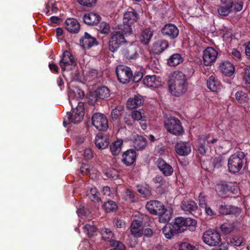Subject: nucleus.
<instances>
[{"label":"nucleus","mask_w":250,"mask_h":250,"mask_svg":"<svg viewBox=\"0 0 250 250\" xmlns=\"http://www.w3.org/2000/svg\"><path fill=\"white\" fill-rule=\"evenodd\" d=\"M235 98L236 100L240 104H244L247 102L249 100V97L247 94L242 91H237L235 93Z\"/></svg>","instance_id":"nucleus-42"},{"label":"nucleus","mask_w":250,"mask_h":250,"mask_svg":"<svg viewBox=\"0 0 250 250\" xmlns=\"http://www.w3.org/2000/svg\"><path fill=\"white\" fill-rule=\"evenodd\" d=\"M158 166L160 171L166 176H170L173 172L172 167L163 160H159Z\"/></svg>","instance_id":"nucleus-23"},{"label":"nucleus","mask_w":250,"mask_h":250,"mask_svg":"<svg viewBox=\"0 0 250 250\" xmlns=\"http://www.w3.org/2000/svg\"><path fill=\"white\" fill-rule=\"evenodd\" d=\"M168 46V42L166 41L159 40L154 43L152 50L155 54L162 52Z\"/></svg>","instance_id":"nucleus-26"},{"label":"nucleus","mask_w":250,"mask_h":250,"mask_svg":"<svg viewBox=\"0 0 250 250\" xmlns=\"http://www.w3.org/2000/svg\"><path fill=\"white\" fill-rule=\"evenodd\" d=\"M182 61L183 59L179 54H174L168 60L167 63L170 66H175L182 62Z\"/></svg>","instance_id":"nucleus-36"},{"label":"nucleus","mask_w":250,"mask_h":250,"mask_svg":"<svg viewBox=\"0 0 250 250\" xmlns=\"http://www.w3.org/2000/svg\"><path fill=\"white\" fill-rule=\"evenodd\" d=\"M162 33L170 39H175L179 34V30L173 24H167L162 29Z\"/></svg>","instance_id":"nucleus-14"},{"label":"nucleus","mask_w":250,"mask_h":250,"mask_svg":"<svg viewBox=\"0 0 250 250\" xmlns=\"http://www.w3.org/2000/svg\"><path fill=\"white\" fill-rule=\"evenodd\" d=\"M135 160L136 152L133 149H129L123 155V161L127 166L132 165Z\"/></svg>","instance_id":"nucleus-22"},{"label":"nucleus","mask_w":250,"mask_h":250,"mask_svg":"<svg viewBox=\"0 0 250 250\" xmlns=\"http://www.w3.org/2000/svg\"><path fill=\"white\" fill-rule=\"evenodd\" d=\"M143 78V73L140 71H138L135 73L133 77L131 80H132L133 82L135 83L139 82Z\"/></svg>","instance_id":"nucleus-62"},{"label":"nucleus","mask_w":250,"mask_h":250,"mask_svg":"<svg viewBox=\"0 0 250 250\" xmlns=\"http://www.w3.org/2000/svg\"><path fill=\"white\" fill-rule=\"evenodd\" d=\"M77 1L81 5L92 7L95 4L97 0H77Z\"/></svg>","instance_id":"nucleus-53"},{"label":"nucleus","mask_w":250,"mask_h":250,"mask_svg":"<svg viewBox=\"0 0 250 250\" xmlns=\"http://www.w3.org/2000/svg\"><path fill=\"white\" fill-rule=\"evenodd\" d=\"M218 56V52L212 47H207L203 51V62L206 66L211 65Z\"/></svg>","instance_id":"nucleus-12"},{"label":"nucleus","mask_w":250,"mask_h":250,"mask_svg":"<svg viewBox=\"0 0 250 250\" xmlns=\"http://www.w3.org/2000/svg\"><path fill=\"white\" fill-rule=\"evenodd\" d=\"M230 243L235 246L239 247L243 244V238L239 236H234L230 239Z\"/></svg>","instance_id":"nucleus-50"},{"label":"nucleus","mask_w":250,"mask_h":250,"mask_svg":"<svg viewBox=\"0 0 250 250\" xmlns=\"http://www.w3.org/2000/svg\"><path fill=\"white\" fill-rule=\"evenodd\" d=\"M98 76V72L96 69H91L88 73L87 75V79L88 81H91L93 79H94L97 78Z\"/></svg>","instance_id":"nucleus-56"},{"label":"nucleus","mask_w":250,"mask_h":250,"mask_svg":"<svg viewBox=\"0 0 250 250\" xmlns=\"http://www.w3.org/2000/svg\"><path fill=\"white\" fill-rule=\"evenodd\" d=\"M98 30L101 33L106 35L110 32V26L108 23L102 22L98 26Z\"/></svg>","instance_id":"nucleus-46"},{"label":"nucleus","mask_w":250,"mask_h":250,"mask_svg":"<svg viewBox=\"0 0 250 250\" xmlns=\"http://www.w3.org/2000/svg\"><path fill=\"white\" fill-rule=\"evenodd\" d=\"M143 102L144 100L141 95H136L134 98H130L128 100L126 106L129 109L135 108L138 106L141 105Z\"/></svg>","instance_id":"nucleus-25"},{"label":"nucleus","mask_w":250,"mask_h":250,"mask_svg":"<svg viewBox=\"0 0 250 250\" xmlns=\"http://www.w3.org/2000/svg\"><path fill=\"white\" fill-rule=\"evenodd\" d=\"M187 81L186 75L180 71L171 73L168 81V88L171 93L177 96L183 94L187 89Z\"/></svg>","instance_id":"nucleus-1"},{"label":"nucleus","mask_w":250,"mask_h":250,"mask_svg":"<svg viewBox=\"0 0 250 250\" xmlns=\"http://www.w3.org/2000/svg\"><path fill=\"white\" fill-rule=\"evenodd\" d=\"M222 231L227 234L232 232L234 230V226L232 224L225 223L222 224L220 227Z\"/></svg>","instance_id":"nucleus-45"},{"label":"nucleus","mask_w":250,"mask_h":250,"mask_svg":"<svg viewBox=\"0 0 250 250\" xmlns=\"http://www.w3.org/2000/svg\"><path fill=\"white\" fill-rule=\"evenodd\" d=\"M102 208L107 213L115 212L117 211V204H103Z\"/></svg>","instance_id":"nucleus-48"},{"label":"nucleus","mask_w":250,"mask_h":250,"mask_svg":"<svg viewBox=\"0 0 250 250\" xmlns=\"http://www.w3.org/2000/svg\"><path fill=\"white\" fill-rule=\"evenodd\" d=\"M219 211L220 213L222 215H228L238 214L240 212L241 210L239 208L230 204H221Z\"/></svg>","instance_id":"nucleus-15"},{"label":"nucleus","mask_w":250,"mask_h":250,"mask_svg":"<svg viewBox=\"0 0 250 250\" xmlns=\"http://www.w3.org/2000/svg\"><path fill=\"white\" fill-rule=\"evenodd\" d=\"M146 208L152 214L162 216L165 215L169 218L172 213L171 208H167L164 207V204H146Z\"/></svg>","instance_id":"nucleus-7"},{"label":"nucleus","mask_w":250,"mask_h":250,"mask_svg":"<svg viewBox=\"0 0 250 250\" xmlns=\"http://www.w3.org/2000/svg\"><path fill=\"white\" fill-rule=\"evenodd\" d=\"M218 189L223 194H226L229 191V189L227 184H222L218 186Z\"/></svg>","instance_id":"nucleus-59"},{"label":"nucleus","mask_w":250,"mask_h":250,"mask_svg":"<svg viewBox=\"0 0 250 250\" xmlns=\"http://www.w3.org/2000/svg\"><path fill=\"white\" fill-rule=\"evenodd\" d=\"M153 36V31L150 29L145 30L140 37V41L144 44L148 43Z\"/></svg>","instance_id":"nucleus-33"},{"label":"nucleus","mask_w":250,"mask_h":250,"mask_svg":"<svg viewBox=\"0 0 250 250\" xmlns=\"http://www.w3.org/2000/svg\"><path fill=\"white\" fill-rule=\"evenodd\" d=\"M207 84L208 87L212 91L216 92L220 89V82L213 76L209 77Z\"/></svg>","instance_id":"nucleus-29"},{"label":"nucleus","mask_w":250,"mask_h":250,"mask_svg":"<svg viewBox=\"0 0 250 250\" xmlns=\"http://www.w3.org/2000/svg\"><path fill=\"white\" fill-rule=\"evenodd\" d=\"M181 208L186 214L195 215L198 213L199 207L197 204H182Z\"/></svg>","instance_id":"nucleus-31"},{"label":"nucleus","mask_w":250,"mask_h":250,"mask_svg":"<svg viewBox=\"0 0 250 250\" xmlns=\"http://www.w3.org/2000/svg\"><path fill=\"white\" fill-rule=\"evenodd\" d=\"M132 118L135 120H144L145 118L144 115L141 111L138 110H134L131 115Z\"/></svg>","instance_id":"nucleus-55"},{"label":"nucleus","mask_w":250,"mask_h":250,"mask_svg":"<svg viewBox=\"0 0 250 250\" xmlns=\"http://www.w3.org/2000/svg\"><path fill=\"white\" fill-rule=\"evenodd\" d=\"M97 98L104 99L108 98L110 95V92L108 88L106 86H102L98 88L94 92Z\"/></svg>","instance_id":"nucleus-30"},{"label":"nucleus","mask_w":250,"mask_h":250,"mask_svg":"<svg viewBox=\"0 0 250 250\" xmlns=\"http://www.w3.org/2000/svg\"><path fill=\"white\" fill-rule=\"evenodd\" d=\"M83 229L88 237H92L97 231V228L94 225L88 224L84 226Z\"/></svg>","instance_id":"nucleus-38"},{"label":"nucleus","mask_w":250,"mask_h":250,"mask_svg":"<svg viewBox=\"0 0 250 250\" xmlns=\"http://www.w3.org/2000/svg\"><path fill=\"white\" fill-rule=\"evenodd\" d=\"M107 176L112 179H116L118 177V171L115 169L109 170L106 173Z\"/></svg>","instance_id":"nucleus-60"},{"label":"nucleus","mask_w":250,"mask_h":250,"mask_svg":"<svg viewBox=\"0 0 250 250\" xmlns=\"http://www.w3.org/2000/svg\"><path fill=\"white\" fill-rule=\"evenodd\" d=\"M146 139L142 136H137L134 141V146L136 150H140L144 148L146 145Z\"/></svg>","instance_id":"nucleus-34"},{"label":"nucleus","mask_w":250,"mask_h":250,"mask_svg":"<svg viewBox=\"0 0 250 250\" xmlns=\"http://www.w3.org/2000/svg\"><path fill=\"white\" fill-rule=\"evenodd\" d=\"M64 26L68 32L72 33L78 32L80 28L79 22L73 18L66 19L65 21Z\"/></svg>","instance_id":"nucleus-18"},{"label":"nucleus","mask_w":250,"mask_h":250,"mask_svg":"<svg viewBox=\"0 0 250 250\" xmlns=\"http://www.w3.org/2000/svg\"><path fill=\"white\" fill-rule=\"evenodd\" d=\"M185 228L187 229H188L191 231H194L195 230L197 221L196 220L188 217L185 218Z\"/></svg>","instance_id":"nucleus-39"},{"label":"nucleus","mask_w":250,"mask_h":250,"mask_svg":"<svg viewBox=\"0 0 250 250\" xmlns=\"http://www.w3.org/2000/svg\"><path fill=\"white\" fill-rule=\"evenodd\" d=\"M206 140V138L203 137L200 138L198 141V149L199 153L202 155L205 154L206 152L205 148Z\"/></svg>","instance_id":"nucleus-47"},{"label":"nucleus","mask_w":250,"mask_h":250,"mask_svg":"<svg viewBox=\"0 0 250 250\" xmlns=\"http://www.w3.org/2000/svg\"><path fill=\"white\" fill-rule=\"evenodd\" d=\"M175 148L176 153L180 156H187L191 152V146L188 143L178 142Z\"/></svg>","instance_id":"nucleus-16"},{"label":"nucleus","mask_w":250,"mask_h":250,"mask_svg":"<svg viewBox=\"0 0 250 250\" xmlns=\"http://www.w3.org/2000/svg\"><path fill=\"white\" fill-rule=\"evenodd\" d=\"M109 245L112 247L110 250H126L125 246L119 241H112Z\"/></svg>","instance_id":"nucleus-44"},{"label":"nucleus","mask_w":250,"mask_h":250,"mask_svg":"<svg viewBox=\"0 0 250 250\" xmlns=\"http://www.w3.org/2000/svg\"><path fill=\"white\" fill-rule=\"evenodd\" d=\"M89 192L87 194L88 198L93 202H99L101 201V198L97 189L95 187H91L89 188Z\"/></svg>","instance_id":"nucleus-37"},{"label":"nucleus","mask_w":250,"mask_h":250,"mask_svg":"<svg viewBox=\"0 0 250 250\" xmlns=\"http://www.w3.org/2000/svg\"><path fill=\"white\" fill-rule=\"evenodd\" d=\"M118 80L123 83H126L132 78V72L131 69L126 66L120 65L116 70Z\"/></svg>","instance_id":"nucleus-10"},{"label":"nucleus","mask_w":250,"mask_h":250,"mask_svg":"<svg viewBox=\"0 0 250 250\" xmlns=\"http://www.w3.org/2000/svg\"><path fill=\"white\" fill-rule=\"evenodd\" d=\"M229 243L226 241H223L217 245V248L214 250H228Z\"/></svg>","instance_id":"nucleus-58"},{"label":"nucleus","mask_w":250,"mask_h":250,"mask_svg":"<svg viewBox=\"0 0 250 250\" xmlns=\"http://www.w3.org/2000/svg\"><path fill=\"white\" fill-rule=\"evenodd\" d=\"M153 181L156 184H160L161 185H164L166 183V181L164 178L161 176H157L153 179Z\"/></svg>","instance_id":"nucleus-63"},{"label":"nucleus","mask_w":250,"mask_h":250,"mask_svg":"<svg viewBox=\"0 0 250 250\" xmlns=\"http://www.w3.org/2000/svg\"><path fill=\"white\" fill-rule=\"evenodd\" d=\"M185 217H178L175 218L173 223L175 228H176L179 233H181L186 230L185 228Z\"/></svg>","instance_id":"nucleus-32"},{"label":"nucleus","mask_w":250,"mask_h":250,"mask_svg":"<svg viewBox=\"0 0 250 250\" xmlns=\"http://www.w3.org/2000/svg\"><path fill=\"white\" fill-rule=\"evenodd\" d=\"M127 35L122 32V30L120 29L119 31L113 32L109 41V50L113 52L116 51L125 42L124 36Z\"/></svg>","instance_id":"nucleus-6"},{"label":"nucleus","mask_w":250,"mask_h":250,"mask_svg":"<svg viewBox=\"0 0 250 250\" xmlns=\"http://www.w3.org/2000/svg\"><path fill=\"white\" fill-rule=\"evenodd\" d=\"M144 84L147 87L157 88L161 85V82L155 75H147L143 80Z\"/></svg>","instance_id":"nucleus-21"},{"label":"nucleus","mask_w":250,"mask_h":250,"mask_svg":"<svg viewBox=\"0 0 250 250\" xmlns=\"http://www.w3.org/2000/svg\"><path fill=\"white\" fill-rule=\"evenodd\" d=\"M124 198L126 201L130 202H136V199L132 192L128 189L126 190L124 194Z\"/></svg>","instance_id":"nucleus-52"},{"label":"nucleus","mask_w":250,"mask_h":250,"mask_svg":"<svg viewBox=\"0 0 250 250\" xmlns=\"http://www.w3.org/2000/svg\"><path fill=\"white\" fill-rule=\"evenodd\" d=\"M243 2L241 1H236L233 5L232 4V6H233L234 10L236 11H240L242 10L243 9Z\"/></svg>","instance_id":"nucleus-64"},{"label":"nucleus","mask_w":250,"mask_h":250,"mask_svg":"<svg viewBox=\"0 0 250 250\" xmlns=\"http://www.w3.org/2000/svg\"><path fill=\"white\" fill-rule=\"evenodd\" d=\"M165 126L168 131L174 135H179L183 132L180 120L174 117H170L166 120Z\"/></svg>","instance_id":"nucleus-8"},{"label":"nucleus","mask_w":250,"mask_h":250,"mask_svg":"<svg viewBox=\"0 0 250 250\" xmlns=\"http://www.w3.org/2000/svg\"><path fill=\"white\" fill-rule=\"evenodd\" d=\"M137 191L141 196L144 198H147L150 196L151 194V190L147 186L146 187L138 186Z\"/></svg>","instance_id":"nucleus-43"},{"label":"nucleus","mask_w":250,"mask_h":250,"mask_svg":"<svg viewBox=\"0 0 250 250\" xmlns=\"http://www.w3.org/2000/svg\"><path fill=\"white\" fill-rule=\"evenodd\" d=\"M203 242L209 246L216 247L221 243V235L219 232L214 229L206 230L202 236Z\"/></svg>","instance_id":"nucleus-5"},{"label":"nucleus","mask_w":250,"mask_h":250,"mask_svg":"<svg viewBox=\"0 0 250 250\" xmlns=\"http://www.w3.org/2000/svg\"><path fill=\"white\" fill-rule=\"evenodd\" d=\"M179 250H197L195 247L187 242L182 243L179 248Z\"/></svg>","instance_id":"nucleus-54"},{"label":"nucleus","mask_w":250,"mask_h":250,"mask_svg":"<svg viewBox=\"0 0 250 250\" xmlns=\"http://www.w3.org/2000/svg\"><path fill=\"white\" fill-rule=\"evenodd\" d=\"M81 171L83 173L89 174L91 176V178H96L98 173L96 169L93 167H88L85 165L81 168Z\"/></svg>","instance_id":"nucleus-40"},{"label":"nucleus","mask_w":250,"mask_h":250,"mask_svg":"<svg viewBox=\"0 0 250 250\" xmlns=\"http://www.w3.org/2000/svg\"><path fill=\"white\" fill-rule=\"evenodd\" d=\"M113 223L114 227L125 229L126 223L124 220L115 218L113 221Z\"/></svg>","instance_id":"nucleus-49"},{"label":"nucleus","mask_w":250,"mask_h":250,"mask_svg":"<svg viewBox=\"0 0 250 250\" xmlns=\"http://www.w3.org/2000/svg\"><path fill=\"white\" fill-rule=\"evenodd\" d=\"M101 20L100 16L94 12L85 14L83 17V21L89 25H97Z\"/></svg>","instance_id":"nucleus-19"},{"label":"nucleus","mask_w":250,"mask_h":250,"mask_svg":"<svg viewBox=\"0 0 250 250\" xmlns=\"http://www.w3.org/2000/svg\"><path fill=\"white\" fill-rule=\"evenodd\" d=\"M163 233L167 239H171L175 235L179 233L177 229L172 224H167L163 228Z\"/></svg>","instance_id":"nucleus-24"},{"label":"nucleus","mask_w":250,"mask_h":250,"mask_svg":"<svg viewBox=\"0 0 250 250\" xmlns=\"http://www.w3.org/2000/svg\"><path fill=\"white\" fill-rule=\"evenodd\" d=\"M245 161V154L242 151L237 152L231 155L228 161L229 171L235 174L240 171Z\"/></svg>","instance_id":"nucleus-3"},{"label":"nucleus","mask_w":250,"mask_h":250,"mask_svg":"<svg viewBox=\"0 0 250 250\" xmlns=\"http://www.w3.org/2000/svg\"><path fill=\"white\" fill-rule=\"evenodd\" d=\"M220 68L221 72L227 76H232L235 71L234 65L228 61H223L220 65Z\"/></svg>","instance_id":"nucleus-20"},{"label":"nucleus","mask_w":250,"mask_h":250,"mask_svg":"<svg viewBox=\"0 0 250 250\" xmlns=\"http://www.w3.org/2000/svg\"><path fill=\"white\" fill-rule=\"evenodd\" d=\"M142 222L138 220H135L132 222L130 226L131 234L136 238L143 235Z\"/></svg>","instance_id":"nucleus-17"},{"label":"nucleus","mask_w":250,"mask_h":250,"mask_svg":"<svg viewBox=\"0 0 250 250\" xmlns=\"http://www.w3.org/2000/svg\"><path fill=\"white\" fill-rule=\"evenodd\" d=\"M243 79L246 83L250 84V66H247L245 68Z\"/></svg>","instance_id":"nucleus-51"},{"label":"nucleus","mask_w":250,"mask_h":250,"mask_svg":"<svg viewBox=\"0 0 250 250\" xmlns=\"http://www.w3.org/2000/svg\"><path fill=\"white\" fill-rule=\"evenodd\" d=\"M138 18V15L134 10L126 11L124 15V24L120 26L119 29L125 34H130L132 31L131 25L136 22Z\"/></svg>","instance_id":"nucleus-4"},{"label":"nucleus","mask_w":250,"mask_h":250,"mask_svg":"<svg viewBox=\"0 0 250 250\" xmlns=\"http://www.w3.org/2000/svg\"><path fill=\"white\" fill-rule=\"evenodd\" d=\"M102 238L104 241H108L109 244L112 241H116L114 233L109 228H104L101 230Z\"/></svg>","instance_id":"nucleus-27"},{"label":"nucleus","mask_w":250,"mask_h":250,"mask_svg":"<svg viewBox=\"0 0 250 250\" xmlns=\"http://www.w3.org/2000/svg\"><path fill=\"white\" fill-rule=\"evenodd\" d=\"M230 54L231 57L235 60H238L241 58V55L240 52L236 49H232Z\"/></svg>","instance_id":"nucleus-61"},{"label":"nucleus","mask_w":250,"mask_h":250,"mask_svg":"<svg viewBox=\"0 0 250 250\" xmlns=\"http://www.w3.org/2000/svg\"><path fill=\"white\" fill-rule=\"evenodd\" d=\"M80 43L84 49H89L91 47L98 44V42L95 38L85 32L84 36L80 39Z\"/></svg>","instance_id":"nucleus-13"},{"label":"nucleus","mask_w":250,"mask_h":250,"mask_svg":"<svg viewBox=\"0 0 250 250\" xmlns=\"http://www.w3.org/2000/svg\"><path fill=\"white\" fill-rule=\"evenodd\" d=\"M69 100L70 104L72 108V112H67L66 115L64 118L63 124H69L71 123L77 124L82 121L84 116V104L82 102H77L76 101V104H78L75 108H73L72 101Z\"/></svg>","instance_id":"nucleus-2"},{"label":"nucleus","mask_w":250,"mask_h":250,"mask_svg":"<svg viewBox=\"0 0 250 250\" xmlns=\"http://www.w3.org/2000/svg\"><path fill=\"white\" fill-rule=\"evenodd\" d=\"M122 145V140H117L112 143L110 147L112 154L114 155H118L121 151Z\"/></svg>","instance_id":"nucleus-35"},{"label":"nucleus","mask_w":250,"mask_h":250,"mask_svg":"<svg viewBox=\"0 0 250 250\" xmlns=\"http://www.w3.org/2000/svg\"><path fill=\"white\" fill-rule=\"evenodd\" d=\"M76 65V62L72 54L68 51H65L60 61V65L62 70L69 71Z\"/></svg>","instance_id":"nucleus-9"},{"label":"nucleus","mask_w":250,"mask_h":250,"mask_svg":"<svg viewBox=\"0 0 250 250\" xmlns=\"http://www.w3.org/2000/svg\"><path fill=\"white\" fill-rule=\"evenodd\" d=\"M232 7V3L231 2H229L225 6L219 7L218 8V13L220 15L222 16H228L230 13Z\"/></svg>","instance_id":"nucleus-41"},{"label":"nucleus","mask_w":250,"mask_h":250,"mask_svg":"<svg viewBox=\"0 0 250 250\" xmlns=\"http://www.w3.org/2000/svg\"><path fill=\"white\" fill-rule=\"evenodd\" d=\"M95 145L99 149H104L106 148L108 144V139L106 136L98 135L95 138Z\"/></svg>","instance_id":"nucleus-28"},{"label":"nucleus","mask_w":250,"mask_h":250,"mask_svg":"<svg viewBox=\"0 0 250 250\" xmlns=\"http://www.w3.org/2000/svg\"><path fill=\"white\" fill-rule=\"evenodd\" d=\"M83 155L85 159L86 160H89L92 158L93 157V153L91 149L89 148H86L84 150Z\"/></svg>","instance_id":"nucleus-57"},{"label":"nucleus","mask_w":250,"mask_h":250,"mask_svg":"<svg viewBox=\"0 0 250 250\" xmlns=\"http://www.w3.org/2000/svg\"><path fill=\"white\" fill-rule=\"evenodd\" d=\"M92 125L99 130H105L108 127L107 119L103 114H94L92 117Z\"/></svg>","instance_id":"nucleus-11"}]
</instances>
